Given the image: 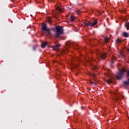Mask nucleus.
Returning a JSON list of instances; mask_svg holds the SVG:
<instances>
[{"instance_id":"obj_15","label":"nucleus","mask_w":129,"mask_h":129,"mask_svg":"<svg viewBox=\"0 0 129 129\" xmlns=\"http://www.w3.org/2000/svg\"><path fill=\"white\" fill-rule=\"evenodd\" d=\"M105 42L106 43L108 42V38L107 37L105 38Z\"/></svg>"},{"instance_id":"obj_16","label":"nucleus","mask_w":129,"mask_h":129,"mask_svg":"<svg viewBox=\"0 0 129 129\" xmlns=\"http://www.w3.org/2000/svg\"><path fill=\"white\" fill-rule=\"evenodd\" d=\"M76 13L78 15H80L81 13V12L80 10H78L76 11Z\"/></svg>"},{"instance_id":"obj_25","label":"nucleus","mask_w":129,"mask_h":129,"mask_svg":"<svg viewBox=\"0 0 129 129\" xmlns=\"http://www.w3.org/2000/svg\"><path fill=\"white\" fill-rule=\"evenodd\" d=\"M128 44H129V42H128Z\"/></svg>"},{"instance_id":"obj_19","label":"nucleus","mask_w":129,"mask_h":129,"mask_svg":"<svg viewBox=\"0 0 129 129\" xmlns=\"http://www.w3.org/2000/svg\"><path fill=\"white\" fill-rule=\"evenodd\" d=\"M33 49L34 51L36 50V46H33Z\"/></svg>"},{"instance_id":"obj_9","label":"nucleus","mask_w":129,"mask_h":129,"mask_svg":"<svg viewBox=\"0 0 129 129\" xmlns=\"http://www.w3.org/2000/svg\"><path fill=\"white\" fill-rule=\"evenodd\" d=\"M125 27L126 28V30H129V22L125 23Z\"/></svg>"},{"instance_id":"obj_24","label":"nucleus","mask_w":129,"mask_h":129,"mask_svg":"<svg viewBox=\"0 0 129 129\" xmlns=\"http://www.w3.org/2000/svg\"><path fill=\"white\" fill-rule=\"evenodd\" d=\"M76 76H77V75H78V74H76Z\"/></svg>"},{"instance_id":"obj_5","label":"nucleus","mask_w":129,"mask_h":129,"mask_svg":"<svg viewBox=\"0 0 129 129\" xmlns=\"http://www.w3.org/2000/svg\"><path fill=\"white\" fill-rule=\"evenodd\" d=\"M99 57L101 58L103 60H104L105 58L107 57V54L105 53H101L99 54Z\"/></svg>"},{"instance_id":"obj_21","label":"nucleus","mask_w":129,"mask_h":129,"mask_svg":"<svg viewBox=\"0 0 129 129\" xmlns=\"http://www.w3.org/2000/svg\"><path fill=\"white\" fill-rule=\"evenodd\" d=\"M63 53H66V51H65V50H63Z\"/></svg>"},{"instance_id":"obj_23","label":"nucleus","mask_w":129,"mask_h":129,"mask_svg":"<svg viewBox=\"0 0 129 129\" xmlns=\"http://www.w3.org/2000/svg\"><path fill=\"white\" fill-rule=\"evenodd\" d=\"M94 86H96V85L95 84H94Z\"/></svg>"},{"instance_id":"obj_7","label":"nucleus","mask_w":129,"mask_h":129,"mask_svg":"<svg viewBox=\"0 0 129 129\" xmlns=\"http://www.w3.org/2000/svg\"><path fill=\"white\" fill-rule=\"evenodd\" d=\"M123 85L124 86H129V78L127 79V80L123 82Z\"/></svg>"},{"instance_id":"obj_2","label":"nucleus","mask_w":129,"mask_h":129,"mask_svg":"<svg viewBox=\"0 0 129 129\" xmlns=\"http://www.w3.org/2000/svg\"><path fill=\"white\" fill-rule=\"evenodd\" d=\"M42 31H46V34L47 35H50V30L49 29L47 28V26L45 24H42Z\"/></svg>"},{"instance_id":"obj_13","label":"nucleus","mask_w":129,"mask_h":129,"mask_svg":"<svg viewBox=\"0 0 129 129\" xmlns=\"http://www.w3.org/2000/svg\"><path fill=\"white\" fill-rule=\"evenodd\" d=\"M121 40H120V39H117V40H116V43H120L121 42Z\"/></svg>"},{"instance_id":"obj_6","label":"nucleus","mask_w":129,"mask_h":129,"mask_svg":"<svg viewBox=\"0 0 129 129\" xmlns=\"http://www.w3.org/2000/svg\"><path fill=\"white\" fill-rule=\"evenodd\" d=\"M60 47V44H58L52 46V48H53L54 51H58V48Z\"/></svg>"},{"instance_id":"obj_11","label":"nucleus","mask_w":129,"mask_h":129,"mask_svg":"<svg viewBox=\"0 0 129 129\" xmlns=\"http://www.w3.org/2000/svg\"><path fill=\"white\" fill-rule=\"evenodd\" d=\"M75 17L74 16H71L70 17L69 20L71 21V22H73L74 21H75Z\"/></svg>"},{"instance_id":"obj_22","label":"nucleus","mask_w":129,"mask_h":129,"mask_svg":"<svg viewBox=\"0 0 129 129\" xmlns=\"http://www.w3.org/2000/svg\"><path fill=\"white\" fill-rule=\"evenodd\" d=\"M81 109L84 110V108L83 107H81Z\"/></svg>"},{"instance_id":"obj_17","label":"nucleus","mask_w":129,"mask_h":129,"mask_svg":"<svg viewBox=\"0 0 129 129\" xmlns=\"http://www.w3.org/2000/svg\"><path fill=\"white\" fill-rule=\"evenodd\" d=\"M115 60V58H114V57H113V59H112V60H111L112 63H113Z\"/></svg>"},{"instance_id":"obj_12","label":"nucleus","mask_w":129,"mask_h":129,"mask_svg":"<svg viewBox=\"0 0 129 129\" xmlns=\"http://www.w3.org/2000/svg\"><path fill=\"white\" fill-rule=\"evenodd\" d=\"M74 47H75L76 46V49H78L79 48H80V46L78 44H76L75 43L73 44Z\"/></svg>"},{"instance_id":"obj_3","label":"nucleus","mask_w":129,"mask_h":129,"mask_svg":"<svg viewBox=\"0 0 129 129\" xmlns=\"http://www.w3.org/2000/svg\"><path fill=\"white\" fill-rule=\"evenodd\" d=\"M124 72L125 70L123 69L122 70L119 71V72L116 74V78L117 79V80L122 79Z\"/></svg>"},{"instance_id":"obj_8","label":"nucleus","mask_w":129,"mask_h":129,"mask_svg":"<svg viewBox=\"0 0 129 129\" xmlns=\"http://www.w3.org/2000/svg\"><path fill=\"white\" fill-rule=\"evenodd\" d=\"M123 36L125 38H127L129 37V34L126 32L123 33Z\"/></svg>"},{"instance_id":"obj_10","label":"nucleus","mask_w":129,"mask_h":129,"mask_svg":"<svg viewBox=\"0 0 129 129\" xmlns=\"http://www.w3.org/2000/svg\"><path fill=\"white\" fill-rule=\"evenodd\" d=\"M46 44H47V43L46 42H42L41 43V47L45 48Z\"/></svg>"},{"instance_id":"obj_4","label":"nucleus","mask_w":129,"mask_h":129,"mask_svg":"<svg viewBox=\"0 0 129 129\" xmlns=\"http://www.w3.org/2000/svg\"><path fill=\"white\" fill-rule=\"evenodd\" d=\"M97 21L95 20L93 21V23H91L90 22H88L87 23H84V26L86 27H94V26L97 24Z\"/></svg>"},{"instance_id":"obj_14","label":"nucleus","mask_w":129,"mask_h":129,"mask_svg":"<svg viewBox=\"0 0 129 129\" xmlns=\"http://www.w3.org/2000/svg\"><path fill=\"white\" fill-rule=\"evenodd\" d=\"M107 83L110 84L112 83V81L111 80H107Z\"/></svg>"},{"instance_id":"obj_20","label":"nucleus","mask_w":129,"mask_h":129,"mask_svg":"<svg viewBox=\"0 0 129 129\" xmlns=\"http://www.w3.org/2000/svg\"><path fill=\"white\" fill-rule=\"evenodd\" d=\"M90 84H94V83H93V82H90Z\"/></svg>"},{"instance_id":"obj_18","label":"nucleus","mask_w":129,"mask_h":129,"mask_svg":"<svg viewBox=\"0 0 129 129\" xmlns=\"http://www.w3.org/2000/svg\"><path fill=\"white\" fill-rule=\"evenodd\" d=\"M126 76L127 77V78H129V70L126 73Z\"/></svg>"},{"instance_id":"obj_1","label":"nucleus","mask_w":129,"mask_h":129,"mask_svg":"<svg viewBox=\"0 0 129 129\" xmlns=\"http://www.w3.org/2000/svg\"><path fill=\"white\" fill-rule=\"evenodd\" d=\"M52 31L55 32V35H54L55 38H59L60 35L63 34V27L60 26H56L55 28L52 29Z\"/></svg>"}]
</instances>
